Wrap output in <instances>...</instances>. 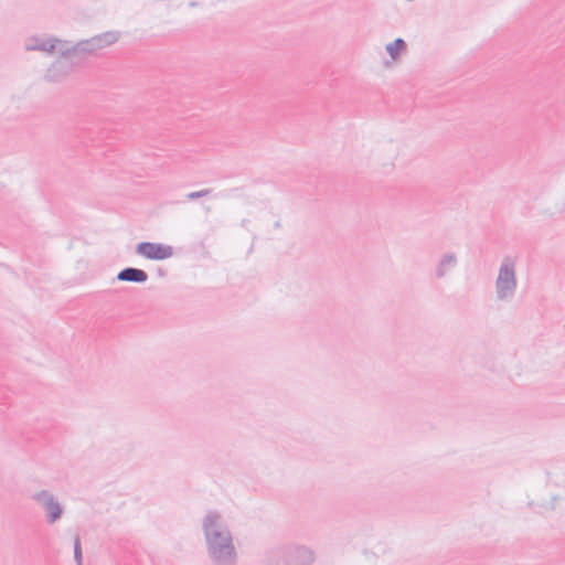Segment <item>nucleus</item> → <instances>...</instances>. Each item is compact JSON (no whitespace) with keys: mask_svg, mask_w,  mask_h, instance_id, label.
Listing matches in <instances>:
<instances>
[{"mask_svg":"<svg viewBox=\"0 0 565 565\" xmlns=\"http://www.w3.org/2000/svg\"><path fill=\"white\" fill-rule=\"evenodd\" d=\"M198 6V2L196 1H191L190 2V7H196Z\"/></svg>","mask_w":565,"mask_h":565,"instance_id":"2eb2a0df","label":"nucleus"},{"mask_svg":"<svg viewBox=\"0 0 565 565\" xmlns=\"http://www.w3.org/2000/svg\"><path fill=\"white\" fill-rule=\"evenodd\" d=\"M210 558L215 565H234L236 562V550L233 537L226 536L222 543L206 544Z\"/></svg>","mask_w":565,"mask_h":565,"instance_id":"39448f33","label":"nucleus"},{"mask_svg":"<svg viewBox=\"0 0 565 565\" xmlns=\"http://www.w3.org/2000/svg\"><path fill=\"white\" fill-rule=\"evenodd\" d=\"M516 289L515 264L510 257H504L499 268L495 281V292L499 300L513 297Z\"/></svg>","mask_w":565,"mask_h":565,"instance_id":"f03ea898","label":"nucleus"},{"mask_svg":"<svg viewBox=\"0 0 565 565\" xmlns=\"http://www.w3.org/2000/svg\"><path fill=\"white\" fill-rule=\"evenodd\" d=\"M32 500L43 507L45 511V521L49 524H54L62 518L64 508L52 492L41 490L32 495Z\"/></svg>","mask_w":565,"mask_h":565,"instance_id":"423d86ee","label":"nucleus"},{"mask_svg":"<svg viewBox=\"0 0 565 565\" xmlns=\"http://www.w3.org/2000/svg\"><path fill=\"white\" fill-rule=\"evenodd\" d=\"M119 281L143 284L148 280V274L140 268L125 267L117 274Z\"/></svg>","mask_w":565,"mask_h":565,"instance_id":"6e6552de","label":"nucleus"},{"mask_svg":"<svg viewBox=\"0 0 565 565\" xmlns=\"http://www.w3.org/2000/svg\"><path fill=\"white\" fill-rule=\"evenodd\" d=\"M57 42H60L57 39L41 40L36 36H33L29 39V42L26 43V50L53 53L56 49Z\"/></svg>","mask_w":565,"mask_h":565,"instance_id":"1a4fd4ad","label":"nucleus"},{"mask_svg":"<svg viewBox=\"0 0 565 565\" xmlns=\"http://www.w3.org/2000/svg\"><path fill=\"white\" fill-rule=\"evenodd\" d=\"M157 273H158L159 276H164L166 275V271L162 268H158Z\"/></svg>","mask_w":565,"mask_h":565,"instance_id":"4468645a","label":"nucleus"},{"mask_svg":"<svg viewBox=\"0 0 565 565\" xmlns=\"http://www.w3.org/2000/svg\"><path fill=\"white\" fill-rule=\"evenodd\" d=\"M316 561L315 552L300 544H285L268 548L264 555L266 565H311Z\"/></svg>","mask_w":565,"mask_h":565,"instance_id":"f257e3e1","label":"nucleus"},{"mask_svg":"<svg viewBox=\"0 0 565 565\" xmlns=\"http://www.w3.org/2000/svg\"><path fill=\"white\" fill-rule=\"evenodd\" d=\"M136 253L150 260H163L173 255V247L162 243L140 242L136 245Z\"/></svg>","mask_w":565,"mask_h":565,"instance_id":"0eeeda50","label":"nucleus"},{"mask_svg":"<svg viewBox=\"0 0 565 565\" xmlns=\"http://www.w3.org/2000/svg\"><path fill=\"white\" fill-rule=\"evenodd\" d=\"M275 227H280V222L279 221L275 223Z\"/></svg>","mask_w":565,"mask_h":565,"instance_id":"dca6fc26","label":"nucleus"},{"mask_svg":"<svg viewBox=\"0 0 565 565\" xmlns=\"http://www.w3.org/2000/svg\"><path fill=\"white\" fill-rule=\"evenodd\" d=\"M74 559L76 562V565H84L83 564V552H82V544L79 536H75L74 539Z\"/></svg>","mask_w":565,"mask_h":565,"instance_id":"f8f14e48","label":"nucleus"},{"mask_svg":"<svg viewBox=\"0 0 565 565\" xmlns=\"http://www.w3.org/2000/svg\"><path fill=\"white\" fill-rule=\"evenodd\" d=\"M202 527L206 544L222 543L226 540V536H232L227 524L222 521V516L217 511L207 512Z\"/></svg>","mask_w":565,"mask_h":565,"instance_id":"20e7f679","label":"nucleus"},{"mask_svg":"<svg viewBox=\"0 0 565 565\" xmlns=\"http://www.w3.org/2000/svg\"><path fill=\"white\" fill-rule=\"evenodd\" d=\"M456 264H457V256L455 253L445 254L441 257V259L437 266L436 276L438 278H443L446 275L448 268L456 266Z\"/></svg>","mask_w":565,"mask_h":565,"instance_id":"9d476101","label":"nucleus"},{"mask_svg":"<svg viewBox=\"0 0 565 565\" xmlns=\"http://www.w3.org/2000/svg\"><path fill=\"white\" fill-rule=\"evenodd\" d=\"M212 192H213L212 189H203V190H200V191L190 192V193H188L185 195V198L188 200H190V201H193V200H196V199L209 196V195H211Z\"/></svg>","mask_w":565,"mask_h":565,"instance_id":"ddd939ff","label":"nucleus"},{"mask_svg":"<svg viewBox=\"0 0 565 565\" xmlns=\"http://www.w3.org/2000/svg\"><path fill=\"white\" fill-rule=\"evenodd\" d=\"M120 38V32L118 31H107L100 34H97L90 39L83 40L77 42L71 49L62 50V55L66 56L71 53H88L93 54L106 46H109L116 43Z\"/></svg>","mask_w":565,"mask_h":565,"instance_id":"7ed1b4c3","label":"nucleus"},{"mask_svg":"<svg viewBox=\"0 0 565 565\" xmlns=\"http://www.w3.org/2000/svg\"><path fill=\"white\" fill-rule=\"evenodd\" d=\"M385 49L388 55L393 60H396L402 52L406 51L407 44L402 38H397L393 42L388 43Z\"/></svg>","mask_w":565,"mask_h":565,"instance_id":"9b49d317","label":"nucleus"}]
</instances>
